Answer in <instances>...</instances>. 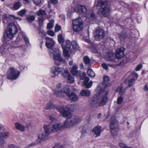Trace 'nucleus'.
I'll return each instance as SVG.
<instances>
[{
    "instance_id": "1",
    "label": "nucleus",
    "mask_w": 148,
    "mask_h": 148,
    "mask_svg": "<svg viewBox=\"0 0 148 148\" xmlns=\"http://www.w3.org/2000/svg\"><path fill=\"white\" fill-rule=\"evenodd\" d=\"M81 121V118L78 116H72L67 118L64 123H58L54 124L51 127V130L53 132H56L64 127H71L75 126Z\"/></svg>"
},
{
    "instance_id": "2",
    "label": "nucleus",
    "mask_w": 148,
    "mask_h": 148,
    "mask_svg": "<svg viewBox=\"0 0 148 148\" xmlns=\"http://www.w3.org/2000/svg\"><path fill=\"white\" fill-rule=\"evenodd\" d=\"M54 95L56 97H62L68 96L70 99L72 101H75L78 100L77 96L73 92L70 93V90L68 86H65L60 89L55 91Z\"/></svg>"
},
{
    "instance_id": "3",
    "label": "nucleus",
    "mask_w": 148,
    "mask_h": 148,
    "mask_svg": "<svg viewBox=\"0 0 148 148\" xmlns=\"http://www.w3.org/2000/svg\"><path fill=\"white\" fill-rule=\"evenodd\" d=\"M124 49V48L121 47L117 50L115 53L116 58L114 56L113 53L110 52L106 56V60L108 61H110L114 63V64L115 65H118L119 63L117 62H119V59L123 57Z\"/></svg>"
},
{
    "instance_id": "4",
    "label": "nucleus",
    "mask_w": 148,
    "mask_h": 148,
    "mask_svg": "<svg viewBox=\"0 0 148 148\" xmlns=\"http://www.w3.org/2000/svg\"><path fill=\"white\" fill-rule=\"evenodd\" d=\"M97 6L99 8H98V14L102 16H108L109 14L110 9L107 2L104 0H99L97 2Z\"/></svg>"
},
{
    "instance_id": "5",
    "label": "nucleus",
    "mask_w": 148,
    "mask_h": 148,
    "mask_svg": "<svg viewBox=\"0 0 148 148\" xmlns=\"http://www.w3.org/2000/svg\"><path fill=\"white\" fill-rule=\"evenodd\" d=\"M110 126L112 135L113 136H116L118 134L119 129L118 122L114 117H112L111 118Z\"/></svg>"
},
{
    "instance_id": "6",
    "label": "nucleus",
    "mask_w": 148,
    "mask_h": 148,
    "mask_svg": "<svg viewBox=\"0 0 148 148\" xmlns=\"http://www.w3.org/2000/svg\"><path fill=\"white\" fill-rule=\"evenodd\" d=\"M51 128L49 125H45L43 126L44 131L38 136V140L39 143H41L42 141L47 139L50 134V129Z\"/></svg>"
},
{
    "instance_id": "7",
    "label": "nucleus",
    "mask_w": 148,
    "mask_h": 148,
    "mask_svg": "<svg viewBox=\"0 0 148 148\" xmlns=\"http://www.w3.org/2000/svg\"><path fill=\"white\" fill-rule=\"evenodd\" d=\"M66 108L69 109L70 108L69 105H67L65 106L62 103L60 102L59 103L58 107L56 108V110L60 113V114L65 118L67 117L70 114L69 111L66 110Z\"/></svg>"
},
{
    "instance_id": "8",
    "label": "nucleus",
    "mask_w": 148,
    "mask_h": 148,
    "mask_svg": "<svg viewBox=\"0 0 148 148\" xmlns=\"http://www.w3.org/2000/svg\"><path fill=\"white\" fill-rule=\"evenodd\" d=\"M17 32V28L14 23H11L8 25L6 31L7 37L10 39L13 38L14 34Z\"/></svg>"
},
{
    "instance_id": "9",
    "label": "nucleus",
    "mask_w": 148,
    "mask_h": 148,
    "mask_svg": "<svg viewBox=\"0 0 148 148\" xmlns=\"http://www.w3.org/2000/svg\"><path fill=\"white\" fill-rule=\"evenodd\" d=\"M61 52L59 50L50 49L49 51V54L51 56H53L54 60H57L60 62L65 63V60L61 56Z\"/></svg>"
},
{
    "instance_id": "10",
    "label": "nucleus",
    "mask_w": 148,
    "mask_h": 148,
    "mask_svg": "<svg viewBox=\"0 0 148 148\" xmlns=\"http://www.w3.org/2000/svg\"><path fill=\"white\" fill-rule=\"evenodd\" d=\"M72 28L75 32H78L83 28L82 20L80 18H77L72 21Z\"/></svg>"
},
{
    "instance_id": "11",
    "label": "nucleus",
    "mask_w": 148,
    "mask_h": 148,
    "mask_svg": "<svg viewBox=\"0 0 148 148\" xmlns=\"http://www.w3.org/2000/svg\"><path fill=\"white\" fill-rule=\"evenodd\" d=\"M20 73L16 69L10 68L8 72L7 78L9 79H15L18 77Z\"/></svg>"
},
{
    "instance_id": "12",
    "label": "nucleus",
    "mask_w": 148,
    "mask_h": 148,
    "mask_svg": "<svg viewBox=\"0 0 148 148\" xmlns=\"http://www.w3.org/2000/svg\"><path fill=\"white\" fill-rule=\"evenodd\" d=\"M105 34L104 30L101 28H96L94 32V36L95 40L100 41L104 38Z\"/></svg>"
},
{
    "instance_id": "13",
    "label": "nucleus",
    "mask_w": 148,
    "mask_h": 148,
    "mask_svg": "<svg viewBox=\"0 0 148 148\" xmlns=\"http://www.w3.org/2000/svg\"><path fill=\"white\" fill-rule=\"evenodd\" d=\"M108 93V91L101 92L98 95H99L100 99L99 100V106H102L106 104L108 101V99L107 97Z\"/></svg>"
},
{
    "instance_id": "14",
    "label": "nucleus",
    "mask_w": 148,
    "mask_h": 148,
    "mask_svg": "<svg viewBox=\"0 0 148 148\" xmlns=\"http://www.w3.org/2000/svg\"><path fill=\"white\" fill-rule=\"evenodd\" d=\"M60 73H62V76L65 78L67 79V81L68 83H72L74 82V78L70 74L68 70H65L64 69H60Z\"/></svg>"
},
{
    "instance_id": "15",
    "label": "nucleus",
    "mask_w": 148,
    "mask_h": 148,
    "mask_svg": "<svg viewBox=\"0 0 148 148\" xmlns=\"http://www.w3.org/2000/svg\"><path fill=\"white\" fill-rule=\"evenodd\" d=\"M100 97L99 95L94 96L90 102V106L92 108H97L99 106V100Z\"/></svg>"
},
{
    "instance_id": "16",
    "label": "nucleus",
    "mask_w": 148,
    "mask_h": 148,
    "mask_svg": "<svg viewBox=\"0 0 148 148\" xmlns=\"http://www.w3.org/2000/svg\"><path fill=\"white\" fill-rule=\"evenodd\" d=\"M86 75L85 73L83 72L81 75L80 79L82 80L84 79V85L86 86V88H88L91 86L92 84V82L91 81L88 83L89 79L88 77H86Z\"/></svg>"
},
{
    "instance_id": "17",
    "label": "nucleus",
    "mask_w": 148,
    "mask_h": 148,
    "mask_svg": "<svg viewBox=\"0 0 148 148\" xmlns=\"http://www.w3.org/2000/svg\"><path fill=\"white\" fill-rule=\"evenodd\" d=\"M74 10L75 12L81 14H85L87 11L86 7L84 6L81 5H76L75 7Z\"/></svg>"
},
{
    "instance_id": "18",
    "label": "nucleus",
    "mask_w": 148,
    "mask_h": 148,
    "mask_svg": "<svg viewBox=\"0 0 148 148\" xmlns=\"http://www.w3.org/2000/svg\"><path fill=\"white\" fill-rule=\"evenodd\" d=\"M46 40V46L48 48H51L53 47L55 44V42L52 38L46 37L45 38Z\"/></svg>"
},
{
    "instance_id": "19",
    "label": "nucleus",
    "mask_w": 148,
    "mask_h": 148,
    "mask_svg": "<svg viewBox=\"0 0 148 148\" xmlns=\"http://www.w3.org/2000/svg\"><path fill=\"white\" fill-rule=\"evenodd\" d=\"M58 107L59 104L57 105H55L52 102L49 101L46 104L45 108L47 110L53 109H55L56 110V108Z\"/></svg>"
},
{
    "instance_id": "20",
    "label": "nucleus",
    "mask_w": 148,
    "mask_h": 148,
    "mask_svg": "<svg viewBox=\"0 0 148 148\" xmlns=\"http://www.w3.org/2000/svg\"><path fill=\"white\" fill-rule=\"evenodd\" d=\"M102 131L101 127L100 126H97L95 127L93 130L92 132L96 135V137L100 136L101 132Z\"/></svg>"
},
{
    "instance_id": "21",
    "label": "nucleus",
    "mask_w": 148,
    "mask_h": 148,
    "mask_svg": "<svg viewBox=\"0 0 148 148\" xmlns=\"http://www.w3.org/2000/svg\"><path fill=\"white\" fill-rule=\"evenodd\" d=\"M60 69H63L62 68H60L58 67L53 66L51 68V72L52 73H53L55 75H58L59 73L62 76V73H60Z\"/></svg>"
},
{
    "instance_id": "22",
    "label": "nucleus",
    "mask_w": 148,
    "mask_h": 148,
    "mask_svg": "<svg viewBox=\"0 0 148 148\" xmlns=\"http://www.w3.org/2000/svg\"><path fill=\"white\" fill-rule=\"evenodd\" d=\"M71 45V43L69 40H66L65 42L62 45L63 49H69Z\"/></svg>"
},
{
    "instance_id": "23",
    "label": "nucleus",
    "mask_w": 148,
    "mask_h": 148,
    "mask_svg": "<svg viewBox=\"0 0 148 148\" xmlns=\"http://www.w3.org/2000/svg\"><path fill=\"white\" fill-rule=\"evenodd\" d=\"M78 68V66L76 65H73L72 69L71 71V74L73 75H76L79 73L78 71L77 70Z\"/></svg>"
},
{
    "instance_id": "24",
    "label": "nucleus",
    "mask_w": 148,
    "mask_h": 148,
    "mask_svg": "<svg viewBox=\"0 0 148 148\" xmlns=\"http://www.w3.org/2000/svg\"><path fill=\"white\" fill-rule=\"evenodd\" d=\"M103 84L105 87H106L107 86H109L110 85V84L107 82L109 80V77L107 76H105L103 78Z\"/></svg>"
},
{
    "instance_id": "25",
    "label": "nucleus",
    "mask_w": 148,
    "mask_h": 148,
    "mask_svg": "<svg viewBox=\"0 0 148 148\" xmlns=\"http://www.w3.org/2000/svg\"><path fill=\"white\" fill-rule=\"evenodd\" d=\"M15 126L17 129L23 132L25 130V127L18 123H15Z\"/></svg>"
},
{
    "instance_id": "26",
    "label": "nucleus",
    "mask_w": 148,
    "mask_h": 148,
    "mask_svg": "<svg viewBox=\"0 0 148 148\" xmlns=\"http://www.w3.org/2000/svg\"><path fill=\"white\" fill-rule=\"evenodd\" d=\"M119 38L121 40H124L127 38L126 34L124 32L121 33L119 34Z\"/></svg>"
},
{
    "instance_id": "27",
    "label": "nucleus",
    "mask_w": 148,
    "mask_h": 148,
    "mask_svg": "<svg viewBox=\"0 0 148 148\" xmlns=\"http://www.w3.org/2000/svg\"><path fill=\"white\" fill-rule=\"evenodd\" d=\"M80 94L83 96H88L90 95V92L88 90H83L81 92Z\"/></svg>"
},
{
    "instance_id": "28",
    "label": "nucleus",
    "mask_w": 148,
    "mask_h": 148,
    "mask_svg": "<svg viewBox=\"0 0 148 148\" xmlns=\"http://www.w3.org/2000/svg\"><path fill=\"white\" fill-rule=\"evenodd\" d=\"M22 5L21 3L19 2H17L14 3L13 6L14 10H17L20 8Z\"/></svg>"
},
{
    "instance_id": "29",
    "label": "nucleus",
    "mask_w": 148,
    "mask_h": 148,
    "mask_svg": "<svg viewBox=\"0 0 148 148\" xmlns=\"http://www.w3.org/2000/svg\"><path fill=\"white\" fill-rule=\"evenodd\" d=\"M69 49H63V55L65 58L68 59L70 57V54L69 52Z\"/></svg>"
},
{
    "instance_id": "30",
    "label": "nucleus",
    "mask_w": 148,
    "mask_h": 148,
    "mask_svg": "<svg viewBox=\"0 0 148 148\" xmlns=\"http://www.w3.org/2000/svg\"><path fill=\"white\" fill-rule=\"evenodd\" d=\"M125 90L121 86H119L117 89L116 91L118 92L119 94L121 95H123L125 92Z\"/></svg>"
},
{
    "instance_id": "31",
    "label": "nucleus",
    "mask_w": 148,
    "mask_h": 148,
    "mask_svg": "<svg viewBox=\"0 0 148 148\" xmlns=\"http://www.w3.org/2000/svg\"><path fill=\"white\" fill-rule=\"evenodd\" d=\"M71 45L73 48L75 49L78 50L79 48V45L75 41H73L71 42Z\"/></svg>"
},
{
    "instance_id": "32",
    "label": "nucleus",
    "mask_w": 148,
    "mask_h": 148,
    "mask_svg": "<svg viewBox=\"0 0 148 148\" xmlns=\"http://www.w3.org/2000/svg\"><path fill=\"white\" fill-rule=\"evenodd\" d=\"M39 34L42 37L44 38L46 36V33L42 29L40 28L38 29Z\"/></svg>"
},
{
    "instance_id": "33",
    "label": "nucleus",
    "mask_w": 148,
    "mask_h": 148,
    "mask_svg": "<svg viewBox=\"0 0 148 148\" xmlns=\"http://www.w3.org/2000/svg\"><path fill=\"white\" fill-rule=\"evenodd\" d=\"M87 74L88 75L91 77H94L95 74L91 69H89L87 71Z\"/></svg>"
},
{
    "instance_id": "34",
    "label": "nucleus",
    "mask_w": 148,
    "mask_h": 148,
    "mask_svg": "<svg viewBox=\"0 0 148 148\" xmlns=\"http://www.w3.org/2000/svg\"><path fill=\"white\" fill-rule=\"evenodd\" d=\"M58 40L59 43H62L64 41V39L63 38L62 35L61 34H59L58 36Z\"/></svg>"
},
{
    "instance_id": "35",
    "label": "nucleus",
    "mask_w": 148,
    "mask_h": 148,
    "mask_svg": "<svg viewBox=\"0 0 148 148\" xmlns=\"http://www.w3.org/2000/svg\"><path fill=\"white\" fill-rule=\"evenodd\" d=\"M54 21L53 20H51L48 23L47 26V28L48 29H51L53 27V23Z\"/></svg>"
},
{
    "instance_id": "36",
    "label": "nucleus",
    "mask_w": 148,
    "mask_h": 148,
    "mask_svg": "<svg viewBox=\"0 0 148 148\" xmlns=\"http://www.w3.org/2000/svg\"><path fill=\"white\" fill-rule=\"evenodd\" d=\"M36 13L38 16L43 15L46 14L45 11L41 9L37 11Z\"/></svg>"
},
{
    "instance_id": "37",
    "label": "nucleus",
    "mask_w": 148,
    "mask_h": 148,
    "mask_svg": "<svg viewBox=\"0 0 148 148\" xmlns=\"http://www.w3.org/2000/svg\"><path fill=\"white\" fill-rule=\"evenodd\" d=\"M45 20L43 16H41L39 17L38 18L39 24L40 26H42L43 25V22Z\"/></svg>"
},
{
    "instance_id": "38",
    "label": "nucleus",
    "mask_w": 148,
    "mask_h": 148,
    "mask_svg": "<svg viewBox=\"0 0 148 148\" xmlns=\"http://www.w3.org/2000/svg\"><path fill=\"white\" fill-rule=\"evenodd\" d=\"M83 60L85 64H87L90 63V60L88 57L87 56L84 57Z\"/></svg>"
},
{
    "instance_id": "39",
    "label": "nucleus",
    "mask_w": 148,
    "mask_h": 148,
    "mask_svg": "<svg viewBox=\"0 0 148 148\" xmlns=\"http://www.w3.org/2000/svg\"><path fill=\"white\" fill-rule=\"evenodd\" d=\"M135 79L133 78H132L130 79L128 82V85L130 87L132 86L134 83Z\"/></svg>"
},
{
    "instance_id": "40",
    "label": "nucleus",
    "mask_w": 148,
    "mask_h": 148,
    "mask_svg": "<svg viewBox=\"0 0 148 148\" xmlns=\"http://www.w3.org/2000/svg\"><path fill=\"white\" fill-rule=\"evenodd\" d=\"M0 136L2 138H7L9 136V134L8 132L1 133L0 134Z\"/></svg>"
},
{
    "instance_id": "41",
    "label": "nucleus",
    "mask_w": 148,
    "mask_h": 148,
    "mask_svg": "<svg viewBox=\"0 0 148 148\" xmlns=\"http://www.w3.org/2000/svg\"><path fill=\"white\" fill-rule=\"evenodd\" d=\"M35 16H29L27 17V19L28 22L29 23H31L32 21L34 20Z\"/></svg>"
},
{
    "instance_id": "42",
    "label": "nucleus",
    "mask_w": 148,
    "mask_h": 148,
    "mask_svg": "<svg viewBox=\"0 0 148 148\" xmlns=\"http://www.w3.org/2000/svg\"><path fill=\"white\" fill-rule=\"evenodd\" d=\"M71 108H73V110H75L79 108V105L77 103H74L72 105H71Z\"/></svg>"
},
{
    "instance_id": "43",
    "label": "nucleus",
    "mask_w": 148,
    "mask_h": 148,
    "mask_svg": "<svg viewBox=\"0 0 148 148\" xmlns=\"http://www.w3.org/2000/svg\"><path fill=\"white\" fill-rule=\"evenodd\" d=\"M123 98L122 97H120L117 99V103L118 104H120L122 103L123 101Z\"/></svg>"
},
{
    "instance_id": "44",
    "label": "nucleus",
    "mask_w": 148,
    "mask_h": 148,
    "mask_svg": "<svg viewBox=\"0 0 148 148\" xmlns=\"http://www.w3.org/2000/svg\"><path fill=\"white\" fill-rule=\"evenodd\" d=\"M24 40L26 45L27 46H29L30 44L29 42V39L26 36H23Z\"/></svg>"
},
{
    "instance_id": "45",
    "label": "nucleus",
    "mask_w": 148,
    "mask_h": 148,
    "mask_svg": "<svg viewBox=\"0 0 148 148\" xmlns=\"http://www.w3.org/2000/svg\"><path fill=\"white\" fill-rule=\"evenodd\" d=\"M26 10L25 9H23L18 12V14L19 16H22L26 13Z\"/></svg>"
},
{
    "instance_id": "46",
    "label": "nucleus",
    "mask_w": 148,
    "mask_h": 148,
    "mask_svg": "<svg viewBox=\"0 0 148 148\" xmlns=\"http://www.w3.org/2000/svg\"><path fill=\"white\" fill-rule=\"evenodd\" d=\"M86 16L87 18L90 17L93 18L95 17V15L93 12L91 11L88 13L87 15H86Z\"/></svg>"
},
{
    "instance_id": "47",
    "label": "nucleus",
    "mask_w": 148,
    "mask_h": 148,
    "mask_svg": "<svg viewBox=\"0 0 148 148\" xmlns=\"http://www.w3.org/2000/svg\"><path fill=\"white\" fill-rule=\"evenodd\" d=\"M5 143V141L3 138L1 137L0 136V145L1 146H3Z\"/></svg>"
},
{
    "instance_id": "48",
    "label": "nucleus",
    "mask_w": 148,
    "mask_h": 148,
    "mask_svg": "<svg viewBox=\"0 0 148 148\" xmlns=\"http://www.w3.org/2000/svg\"><path fill=\"white\" fill-rule=\"evenodd\" d=\"M47 33L49 35L51 36H53L55 34L54 32L51 30H48L47 32Z\"/></svg>"
},
{
    "instance_id": "49",
    "label": "nucleus",
    "mask_w": 148,
    "mask_h": 148,
    "mask_svg": "<svg viewBox=\"0 0 148 148\" xmlns=\"http://www.w3.org/2000/svg\"><path fill=\"white\" fill-rule=\"evenodd\" d=\"M61 29V27L60 26L56 25L55 28V32H57L60 30Z\"/></svg>"
},
{
    "instance_id": "50",
    "label": "nucleus",
    "mask_w": 148,
    "mask_h": 148,
    "mask_svg": "<svg viewBox=\"0 0 148 148\" xmlns=\"http://www.w3.org/2000/svg\"><path fill=\"white\" fill-rule=\"evenodd\" d=\"M37 145V144L36 143H32L31 144H29L28 145L27 147H25L24 148H29L30 147H34L35 145Z\"/></svg>"
},
{
    "instance_id": "51",
    "label": "nucleus",
    "mask_w": 148,
    "mask_h": 148,
    "mask_svg": "<svg viewBox=\"0 0 148 148\" xmlns=\"http://www.w3.org/2000/svg\"><path fill=\"white\" fill-rule=\"evenodd\" d=\"M132 76H133V78L135 80L138 77V75L136 73H132Z\"/></svg>"
},
{
    "instance_id": "52",
    "label": "nucleus",
    "mask_w": 148,
    "mask_h": 148,
    "mask_svg": "<svg viewBox=\"0 0 148 148\" xmlns=\"http://www.w3.org/2000/svg\"><path fill=\"white\" fill-rule=\"evenodd\" d=\"M119 146L120 147L122 148H127V147L124 143H121L119 144Z\"/></svg>"
},
{
    "instance_id": "53",
    "label": "nucleus",
    "mask_w": 148,
    "mask_h": 148,
    "mask_svg": "<svg viewBox=\"0 0 148 148\" xmlns=\"http://www.w3.org/2000/svg\"><path fill=\"white\" fill-rule=\"evenodd\" d=\"M49 119L52 122H56L57 121L56 119L55 118L51 116H49Z\"/></svg>"
},
{
    "instance_id": "54",
    "label": "nucleus",
    "mask_w": 148,
    "mask_h": 148,
    "mask_svg": "<svg viewBox=\"0 0 148 148\" xmlns=\"http://www.w3.org/2000/svg\"><path fill=\"white\" fill-rule=\"evenodd\" d=\"M142 67V65L141 64H140L136 67V71H138L140 70Z\"/></svg>"
},
{
    "instance_id": "55",
    "label": "nucleus",
    "mask_w": 148,
    "mask_h": 148,
    "mask_svg": "<svg viewBox=\"0 0 148 148\" xmlns=\"http://www.w3.org/2000/svg\"><path fill=\"white\" fill-rule=\"evenodd\" d=\"M34 3L36 5L39 4L41 3V0H33Z\"/></svg>"
},
{
    "instance_id": "56",
    "label": "nucleus",
    "mask_w": 148,
    "mask_h": 148,
    "mask_svg": "<svg viewBox=\"0 0 148 148\" xmlns=\"http://www.w3.org/2000/svg\"><path fill=\"white\" fill-rule=\"evenodd\" d=\"M102 67L106 70L108 69V66L107 65L105 64H101Z\"/></svg>"
},
{
    "instance_id": "57",
    "label": "nucleus",
    "mask_w": 148,
    "mask_h": 148,
    "mask_svg": "<svg viewBox=\"0 0 148 148\" xmlns=\"http://www.w3.org/2000/svg\"><path fill=\"white\" fill-rule=\"evenodd\" d=\"M86 129L85 127H83L82 130H81V133L82 134H85L86 133Z\"/></svg>"
},
{
    "instance_id": "58",
    "label": "nucleus",
    "mask_w": 148,
    "mask_h": 148,
    "mask_svg": "<svg viewBox=\"0 0 148 148\" xmlns=\"http://www.w3.org/2000/svg\"><path fill=\"white\" fill-rule=\"evenodd\" d=\"M9 148H20L17 146L14 145H11L10 146Z\"/></svg>"
},
{
    "instance_id": "59",
    "label": "nucleus",
    "mask_w": 148,
    "mask_h": 148,
    "mask_svg": "<svg viewBox=\"0 0 148 148\" xmlns=\"http://www.w3.org/2000/svg\"><path fill=\"white\" fill-rule=\"evenodd\" d=\"M51 2L54 4H56L57 3L58 1L57 0H50Z\"/></svg>"
},
{
    "instance_id": "60",
    "label": "nucleus",
    "mask_w": 148,
    "mask_h": 148,
    "mask_svg": "<svg viewBox=\"0 0 148 148\" xmlns=\"http://www.w3.org/2000/svg\"><path fill=\"white\" fill-rule=\"evenodd\" d=\"M144 89L145 90L148 91V87L147 84H146L144 87Z\"/></svg>"
},
{
    "instance_id": "61",
    "label": "nucleus",
    "mask_w": 148,
    "mask_h": 148,
    "mask_svg": "<svg viewBox=\"0 0 148 148\" xmlns=\"http://www.w3.org/2000/svg\"><path fill=\"white\" fill-rule=\"evenodd\" d=\"M13 17L15 19L18 20L19 21H21V18L18 17H16L14 16H13Z\"/></svg>"
},
{
    "instance_id": "62",
    "label": "nucleus",
    "mask_w": 148,
    "mask_h": 148,
    "mask_svg": "<svg viewBox=\"0 0 148 148\" xmlns=\"http://www.w3.org/2000/svg\"><path fill=\"white\" fill-rule=\"evenodd\" d=\"M61 86V83H59L57 85V88H60Z\"/></svg>"
},
{
    "instance_id": "63",
    "label": "nucleus",
    "mask_w": 148,
    "mask_h": 148,
    "mask_svg": "<svg viewBox=\"0 0 148 148\" xmlns=\"http://www.w3.org/2000/svg\"><path fill=\"white\" fill-rule=\"evenodd\" d=\"M79 68L81 69H82L83 68V63H81L79 65Z\"/></svg>"
},
{
    "instance_id": "64",
    "label": "nucleus",
    "mask_w": 148,
    "mask_h": 148,
    "mask_svg": "<svg viewBox=\"0 0 148 148\" xmlns=\"http://www.w3.org/2000/svg\"><path fill=\"white\" fill-rule=\"evenodd\" d=\"M57 148H64V147L62 145H57Z\"/></svg>"
}]
</instances>
